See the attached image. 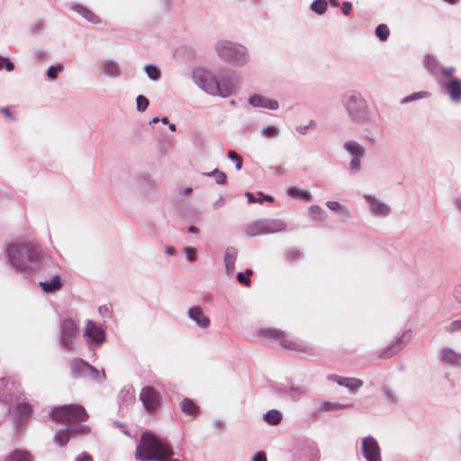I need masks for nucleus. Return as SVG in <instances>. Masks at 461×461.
Masks as SVG:
<instances>
[{
	"mask_svg": "<svg viewBox=\"0 0 461 461\" xmlns=\"http://www.w3.org/2000/svg\"><path fill=\"white\" fill-rule=\"evenodd\" d=\"M50 417L57 422L65 423V427L57 431L54 435V441L57 445L64 447L69 440L72 434H88L90 428L81 424L88 415L81 405L66 404L53 408L50 412Z\"/></svg>",
	"mask_w": 461,
	"mask_h": 461,
	"instance_id": "f257e3e1",
	"label": "nucleus"
},
{
	"mask_svg": "<svg viewBox=\"0 0 461 461\" xmlns=\"http://www.w3.org/2000/svg\"><path fill=\"white\" fill-rule=\"evenodd\" d=\"M192 79L201 90L212 96L226 98L237 89L233 77L226 73L216 76L210 70L197 68L193 71Z\"/></svg>",
	"mask_w": 461,
	"mask_h": 461,
	"instance_id": "f03ea898",
	"label": "nucleus"
},
{
	"mask_svg": "<svg viewBox=\"0 0 461 461\" xmlns=\"http://www.w3.org/2000/svg\"><path fill=\"white\" fill-rule=\"evenodd\" d=\"M41 256L40 247L24 242L10 244L5 249L8 263L16 272L22 274L36 271Z\"/></svg>",
	"mask_w": 461,
	"mask_h": 461,
	"instance_id": "7ed1b4c3",
	"label": "nucleus"
},
{
	"mask_svg": "<svg viewBox=\"0 0 461 461\" xmlns=\"http://www.w3.org/2000/svg\"><path fill=\"white\" fill-rule=\"evenodd\" d=\"M173 450L159 441L153 434L143 432L136 448L135 457L140 461H180L172 459Z\"/></svg>",
	"mask_w": 461,
	"mask_h": 461,
	"instance_id": "20e7f679",
	"label": "nucleus"
},
{
	"mask_svg": "<svg viewBox=\"0 0 461 461\" xmlns=\"http://www.w3.org/2000/svg\"><path fill=\"white\" fill-rule=\"evenodd\" d=\"M348 118L355 123H366L370 119V109L363 95L355 89L346 91L340 99Z\"/></svg>",
	"mask_w": 461,
	"mask_h": 461,
	"instance_id": "39448f33",
	"label": "nucleus"
},
{
	"mask_svg": "<svg viewBox=\"0 0 461 461\" xmlns=\"http://www.w3.org/2000/svg\"><path fill=\"white\" fill-rule=\"evenodd\" d=\"M214 50L220 59L233 67H243L249 59L248 49L238 42L220 41L215 43Z\"/></svg>",
	"mask_w": 461,
	"mask_h": 461,
	"instance_id": "423d86ee",
	"label": "nucleus"
},
{
	"mask_svg": "<svg viewBox=\"0 0 461 461\" xmlns=\"http://www.w3.org/2000/svg\"><path fill=\"white\" fill-rule=\"evenodd\" d=\"M456 67L440 68L438 84L442 93L455 104H461V78L455 76Z\"/></svg>",
	"mask_w": 461,
	"mask_h": 461,
	"instance_id": "0eeeda50",
	"label": "nucleus"
},
{
	"mask_svg": "<svg viewBox=\"0 0 461 461\" xmlns=\"http://www.w3.org/2000/svg\"><path fill=\"white\" fill-rule=\"evenodd\" d=\"M286 230V223L281 219H259L248 223L245 234L248 237L274 234Z\"/></svg>",
	"mask_w": 461,
	"mask_h": 461,
	"instance_id": "6e6552de",
	"label": "nucleus"
},
{
	"mask_svg": "<svg viewBox=\"0 0 461 461\" xmlns=\"http://www.w3.org/2000/svg\"><path fill=\"white\" fill-rule=\"evenodd\" d=\"M69 368L73 378H89L97 383H103L105 380L104 369L99 371L82 358H73Z\"/></svg>",
	"mask_w": 461,
	"mask_h": 461,
	"instance_id": "1a4fd4ad",
	"label": "nucleus"
},
{
	"mask_svg": "<svg viewBox=\"0 0 461 461\" xmlns=\"http://www.w3.org/2000/svg\"><path fill=\"white\" fill-rule=\"evenodd\" d=\"M258 333L278 341L286 349L298 352H307L309 350V347L303 341L289 338L283 330L266 328L261 329Z\"/></svg>",
	"mask_w": 461,
	"mask_h": 461,
	"instance_id": "9d476101",
	"label": "nucleus"
},
{
	"mask_svg": "<svg viewBox=\"0 0 461 461\" xmlns=\"http://www.w3.org/2000/svg\"><path fill=\"white\" fill-rule=\"evenodd\" d=\"M78 339V327L71 319H66L61 321L59 341L61 347L68 351H73L76 348Z\"/></svg>",
	"mask_w": 461,
	"mask_h": 461,
	"instance_id": "9b49d317",
	"label": "nucleus"
},
{
	"mask_svg": "<svg viewBox=\"0 0 461 461\" xmlns=\"http://www.w3.org/2000/svg\"><path fill=\"white\" fill-rule=\"evenodd\" d=\"M160 393L152 386H144L140 393V399L145 410L155 412L160 406Z\"/></svg>",
	"mask_w": 461,
	"mask_h": 461,
	"instance_id": "f8f14e48",
	"label": "nucleus"
},
{
	"mask_svg": "<svg viewBox=\"0 0 461 461\" xmlns=\"http://www.w3.org/2000/svg\"><path fill=\"white\" fill-rule=\"evenodd\" d=\"M361 452L366 461H382L380 446L372 436L362 438Z\"/></svg>",
	"mask_w": 461,
	"mask_h": 461,
	"instance_id": "ddd939ff",
	"label": "nucleus"
},
{
	"mask_svg": "<svg viewBox=\"0 0 461 461\" xmlns=\"http://www.w3.org/2000/svg\"><path fill=\"white\" fill-rule=\"evenodd\" d=\"M411 331L405 330L402 333L401 336L396 338V339L390 344L386 348L382 350L379 354V357L381 358H389L397 352H399L411 339Z\"/></svg>",
	"mask_w": 461,
	"mask_h": 461,
	"instance_id": "4468645a",
	"label": "nucleus"
},
{
	"mask_svg": "<svg viewBox=\"0 0 461 461\" xmlns=\"http://www.w3.org/2000/svg\"><path fill=\"white\" fill-rule=\"evenodd\" d=\"M365 200L369 206V212L376 216L386 217L391 213V207L373 194H365Z\"/></svg>",
	"mask_w": 461,
	"mask_h": 461,
	"instance_id": "2eb2a0df",
	"label": "nucleus"
},
{
	"mask_svg": "<svg viewBox=\"0 0 461 461\" xmlns=\"http://www.w3.org/2000/svg\"><path fill=\"white\" fill-rule=\"evenodd\" d=\"M188 318L200 329L206 330L211 325V320L207 317L200 306H192L187 310Z\"/></svg>",
	"mask_w": 461,
	"mask_h": 461,
	"instance_id": "dca6fc26",
	"label": "nucleus"
},
{
	"mask_svg": "<svg viewBox=\"0 0 461 461\" xmlns=\"http://www.w3.org/2000/svg\"><path fill=\"white\" fill-rule=\"evenodd\" d=\"M249 104L253 107L264 108L267 110H277L279 104L276 100L270 99L261 95H252L249 97Z\"/></svg>",
	"mask_w": 461,
	"mask_h": 461,
	"instance_id": "f3484780",
	"label": "nucleus"
},
{
	"mask_svg": "<svg viewBox=\"0 0 461 461\" xmlns=\"http://www.w3.org/2000/svg\"><path fill=\"white\" fill-rule=\"evenodd\" d=\"M439 358L445 364L461 368V353L451 348H442L439 351Z\"/></svg>",
	"mask_w": 461,
	"mask_h": 461,
	"instance_id": "a211bd4d",
	"label": "nucleus"
},
{
	"mask_svg": "<svg viewBox=\"0 0 461 461\" xmlns=\"http://www.w3.org/2000/svg\"><path fill=\"white\" fill-rule=\"evenodd\" d=\"M84 335L90 338L97 345L102 344L105 340L104 330L90 320L86 322Z\"/></svg>",
	"mask_w": 461,
	"mask_h": 461,
	"instance_id": "6ab92c4d",
	"label": "nucleus"
},
{
	"mask_svg": "<svg viewBox=\"0 0 461 461\" xmlns=\"http://www.w3.org/2000/svg\"><path fill=\"white\" fill-rule=\"evenodd\" d=\"M343 149L350 156L351 158H364L366 153L365 147L353 140L345 141L343 143Z\"/></svg>",
	"mask_w": 461,
	"mask_h": 461,
	"instance_id": "aec40b11",
	"label": "nucleus"
},
{
	"mask_svg": "<svg viewBox=\"0 0 461 461\" xmlns=\"http://www.w3.org/2000/svg\"><path fill=\"white\" fill-rule=\"evenodd\" d=\"M102 72L109 78H116L122 75L119 63L113 59H104L103 61Z\"/></svg>",
	"mask_w": 461,
	"mask_h": 461,
	"instance_id": "412c9836",
	"label": "nucleus"
},
{
	"mask_svg": "<svg viewBox=\"0 0 461 461\" xmlns=\"http://www.w3.org/2000/svg\"><path fill=\"white\" fill-rule=\"evenodd\" d=\"M238 256V250L234 247H228L224 252V267L226 274L232 276L235 269V262Z\"/></svg>",
	"mask_w": 461,
	"mask_h": 461,
	"instance_id": "4be33fe9",
	"label": "nucleus"
},
{
	"mask_svg": "<svg viewBox=\"0 0 461 461\" xmlns=\"http://www.w3.org/2000/svg\"><path fill=\"white\" fill-rule=\"evenodd\" d=\"M351 407L352 405L349 403L343 404L337 402L326 401L320 403L319 406L317 407V410L319 412H331L349 409Z\"/></svg>",
	"mask_w": 461,
	"mask_h": 461,
	"instance_id": "5701e85b",
	"label": "nucleus"
},
{
	"mask_svg": "<svg viewBox=\"0 0 461 461\" xmlns=\"http://www.w3.org/2000/svg\"><path fill=\"white\" fill-rule=\"evenodd\" d=\"M39 285L45 293H55L61 289L62 283L59 276H54L50 280L40 282Z\"/></svg>",
	"mask_w": 461,
	"mask_h": 461,
	"instance_id": "b1692460",
	"label": "nucleus"
},
{
	"mask_svg": "<svg viewBox=\"0 0 461 461\" xmlns=\"http://www.w3.org/2000/svg\"><path fill=\"white\" fill-rule=\"evenodd\" d=\"M425 67L432 75L437 77L438 80L440 68H444L445 66L439 65L438 59L434 56L427 55L425 57Z\"/></svg>",
	"mask_w": 461,
	"mask_h": 461,
	"instance_id": "393cba45",
	"label": "nucleus"
},
{
	"mask_svg": "<svg viewBox=\"0 0 461 461\" xmlns=\"http://www.w3.org/2000/svg\"><path fill=\"white\" fill-rule=\"evenodd\" d=\"M72 9L78 13L81 16H83L87 22L92 23H100V20L98 16H96L92 11L88 10L87 8L82 6V5H74Z\"/></svg>",
	"mask_w": 461,
	"mask_h": 461,
	"instance_id": "a878e982",
	"label": "nucleus"
},
{
	"mask_svg": "<svg viewBox=\"0 0 461 461\" xmlns=\"http://www.w3.org/2000/svg\"><path fill=\"white\" fill-rule=\"evenodd\" d=\"M286 193L288 195L292 197H299L302 200L304 201H311L312 200V194L310 191L305 189H299L296 186H290L287 188Z\"/></svg>",
	"mask_w": 461,
	"mask_h": 461,
	"instance_id": "bb28decb",
	"label": "nucleus"
},
{
	"mask_svg": "<svg viewBox=\"0 0 461 461\" xmlns=\"http://www.w3.org/2000/svg\"><path fill=\"white\" fill-rule=\"evenodd\" d=\"M181 411L190 416H196L198 414V407L190 399L185 398L180 403Z\"/></svg>",
	"mask_w": 461,
	"mask_h": 461,
	"instance_id": "cd10ccee",
	"label": "nucleus"
},
{
	"mask_svg": "<svg viewBox=\"0 0 461 461\" xmlns=\"http://www.w3.org/2000/svg\"><path fill=\"white\" fill-rule=\"evenodd\" d=\"M282 418V413L277 410H270L263 415V420L270 425L279 424Z\"/></svg>",
	"mask_w": 461,
	"mask_h": 461,
	"instance_id": "c85d7f7f",
	"label": "nucleus"
},
{
	"mask_svg": "<svg viewBox=\"0 0 461 461\" xmlns=\"http://www.w3.org/2000/svg\"><path fill=\"white\" fill-rule=\"evenodd\" d=\"M328 8V3L326 0H314L310 5L311 11L318 15H322L326 13Z\"/></svg>",
	"mask_w": 461,
	"mask_h": 461,
	"instance_id": "c756f323",
	"label": "nucleus"
},
{
	"mask_svg": "<svg viewBox=\"0 0 461 461\" xmlns=\"http://www.w3.org/2000/svg\"><path fill=\"white\" fill-rule=\"evenodd\" d=\"M204 176L213 177L215 180V183L218 185H224L226 183V174L218 168H214L211 172H204L202 173Z\"/></svg>",
	"mask_w": 461,
	"mask_h": 461,
	"instance_id": "7c9ffc66",
	"label": "nucleus"
},
{
	"mask_svg": "<svg viewBox=\"0 0 461 461\" xmlns=\"http://www.w3.org/2000/svg\"><path fill=\"white\" fill-rule=\"evenodd\" d=\"M4 461H31V456L28 452L14 450Z\"/></svg>",
	"mask_w": 461,
	"mask_h": 461,
	"instance_id": "2f4dec72",
	"label": "nucleus"
},
{
	"mask_svg": "<svg viewBox=\"0 0 461 461\" xmlns=\"http://www.w3.org/2000/svg\"><path fill=\"white\" fill-rule=\"evenodd\" d=\"M363 381L356 377H348L345 387L351 393H356L363 386Z\"/></svg>",
	"mask_w": 461,
	"mask_h": 461,
	"instance_id": "473e14b6",
	"label": "nucleus"
},
{
	"mask_svg": "<svg viewBox=\"0 0 461 461\" xmlns=\"http://www.w3.org/2000/svg\"><path fill=\"white\" fill-rule=\"evenodd\" d=\"M280 134V129L275 125L264 126L261 129V135L267 139L277 138Z\"/></svg>",
	"mask_w": 461,
	"mask_h": 461,
	"instance_id": "72a5a7b5",
	"label": "nucleus"
},
{
	"mask_svg": "<svg viewBox=\"0 0 461 461\" xmlns=\"http://www.w3.org/2000/svg\"><path fill=\"white\" fill-rule=\"evenodd\" d=\"M144 71L147 74L148 77L153 81H157L161 77L160 69L152 64L146 65L144 67Z\"/></svg>",
	"mask_w": 461,
	"mask_h": 461,
	"instance_id": "f704fd0d",
	"label": "nucleus"
},
{
	"mask_svg": "<svg viewBox=\"0 0 461 461\" xmlns=\"http://www.w3.org/2000/svg\"><path fill=\"white\" fill-rule=\"evenodd\" d=\"M310 215L316 220L326 221L327 214L323 209L316 204L311 205L308 209Z\"/></svg>",
	"mask_w": 461,
	"mask_h": 461,
	"instance_id": "c9c22d12",
	"label": "nucleus"
},
{
	"mask_svg": "<svg viewBox=\"0 0 461 461\" xmlns=\"http://www.w3.org/2000/svg\"><path fill=\"white\" fill-rule=\"evenodd\" d=\"M429 96V92H426V91L416 92V93H413V94H411L410 95H407L404 98H402L401 100V104H404L411 103V102H413V101H416V100L427 98Z\"/></svg>",
	"mask_w": 461,
	"mask_h": 461,
	"instance_id": "e433bc0d",
	"label": "nucleus"
},
{
	"mask_svg": "<svg viewBox=\"0 0 461 461\" xmlns=\"http://www.w3.org/2000/svg\"><path fill=\"white\" fill-rule=\"evenodd\" d=\"M375 34L381 41H385L389 37L390 30L386 24L381 23L375 28Z\"/></svg>",
	"mask_w": 461,
	"mask_h": 461,
	"instance_id": "4c0bfd02",
	"label": "nucleus"
},
{
	"mask_svg": "<svg viewBox=\"0 0 461 461\" xmlns=\"http://www.w3.org/2000/svg\"><path fill=\"white\" fill-rule=\"evenodd\" d=\"M64 70V65L59 63L50 66L47 70V76L50 80H55L59 73Z\"/></svg>",
	"mask_w": 461,
	"mask_h": 461,
	"instance_id": "58836bf2",
	"label": "nucleus"
},
{
	"mask_svg": "<svg viewBox=\"0 0 461 461\" xmlns=\"http://www.w3.org/2000/svg\"><path fill=\"white\" fill-rule=\"evenodd\" d=\"M15 411L19 417H21V418L26 417V416L30 415V413L32 411V406L29 403H21V404L17 405Z\"/></svg>",
	"mask_w": 461,
	"mask_h": 461,
	"instance_id": "ea45409f",
	"label": "nucleus"
},
{
	"mask_svg": "<svg viewBox=\"0 0 461 461\" xmlns=\"http://www.w3.org/2000/svg\"><path fill=\"white\" fill-rule=\"evenodd\" d=\"M228 158L235 162V167L237 170H240L242 167V158L240 155L233 149L229 150Z\"/></svg>",
	"mask_w": 461,
	"mask_h": 461,
	"instance_id": "a19ab883",
	"label": "nucleus"
},
{
	"mask_svg": "<svg viewBox=\"0 0 461 461\" xmlns=\"http://www.w3.org/2000/svg\"><path fill=\"white\" fill-rule=\"evenodd\" d=\"M362 158H355L350 159L348 169L351 172V174H357L360 171V163Z\"/></svg>",
	"mask_w": 461,
	"mask_h": 461,
	"instance_id": "79ce46f5",
	"label": "nucleus"
},
{
	"mask_svg": "<svg viewBox=\"0 0 461 461\" xmlns=\"http://www.w3.org/2000/svg\"><path fill=\"white\" fill-rule=\"evenodd\" d=\"M252 273L253 272L251 269H247L245 274L242 272H239L237 274V279L240 284L249 285L250 283L249 276L252 275Z\"/></svg>",
	"mask_w": 461,
	"mask_h": 461,
	"instance_id": "37998d69",
	"label": "nucleus"
},
{
	"mask_svg": "<svg viewBox=\"0 0 461 461\" xmlns=\"http://www.w3.org/2000/svg\"><path fill=\"white\" fill-rule=\"evenodd\" d=\"M136 103H137V110L139 112H144L148 108V105L149 104L148 98L141 95L137 96Z\"/></svg>",
	"mask_w": 461,
	"mask_h": 461,
	"instance_id": "c03bdc74",
	"label": "nucleus"
},
{
	"mask_svg": "<svg viewBox=\"0 0 461 461\" xmlns=\"http://www.w3.org/2000/svg\"><path fill=\"white\" fill-rule=\"evenodd\" d=\"M337 216L342 221H347L350 219V211L347 206L344 204L341 206V208L336 212Z\"/></svg>",
	"mask_w": 461,
	"mask_h": 461,
	"instance_id": "a18cd8bd",
	"label": "nucleus"
},
{
	"mask_svg": "<svg viewBox=\"0 0 461 461\" xmlns=\"http://www.w3.org/2000/svg\"><path fill=\"white\" fill-rule=\"evenodd\" d=\"M196 249L193 247H186L184 249V254L185 256V258L189 260L190 262H194L196 260Z\"/></svg>",
	"mask_w": 461,
	"mask_h": 461,
	"instance_id": "49530a36",
	"label": "nucleus"
},
{
	"mask_svg": "<svg viewBox=\"0 0 461 461\" xmlns=\"http://www.w3.org/2000/svg\"><path fill=\"white\" fill-rule=\"evenodd\" d=\"M2 68H5L7 71H13L14 65L8 58H0V69Z\"/></svg>",
	"mask_w": 461,
	"mask_h": 461,
	"instance_id": "de8ad7c7",
	"label": "nucleus"
},
{
	"mask_svg": "<svg viewBox=\"0 0 461 461\" xmlns=\"http://www.w3.org/2000/svg\"><path fill=\"white\" fill-rule=\"evenodd\" d=\"M287 259L291 262L299 260L302 258V252L298 249H291L286 253Z\"/></svg>",
	"mask_w": 461,
	"mask_h": 461,
	"instance_id": "09e8293b",
	"label": "nucleus"
},
{
	"mask_svg": "<svg viewBox=\"0 0 461 461\" xmlns=\"http://www.w3.org/2000/svg\"><path fill=\"white\" fill-rule=\"evenodd\" d=\"M98 312H99L100 315L104 318L112 317V310H111L110 305L104 304V305L99 306Z\"/></svg>",
	"mask_w": 461,
	"mask_h": 461,
	"instance_id": "8fccbe9b",
	"label": "nucleus"
},
{
	"mask_svg": "<svg viewBox=\"0 0 461 461\" xmlns=\"http://www.w3.org/2000/svg\"><path fill=\"white\" fill-rule=\"evenodd\" d=\"M459 330H461V320L452 321L447 328V331L449 333H454Z\"/></svg>",
	"mask_w": 461,
	"mask_h": 461,
	"instance_id": "3c124183",
	"label": "nucleus"
},
{
	"mask_svg": "<svg viewBox=\"0 0 461 461\" xmlns=\"http://www.w3.org/2000/svg\"><path fill=\"white\" fill-rule=\"evenodd\" d=\"M343 204L338 201H327L326 206L335 213L341 208Z\"/></svg>",
	"mask_w": 461,
	"mask_h": 461,
	"instance_id": "603ef678",
	"label": "nucleus"
},
{
	"mask_svg": "<svg viewBox=\"0 0 461 461\" xmlns=\"http://www.w3.org/2000/svg\"><path fill=\"white\" fill-rule=\"evenodd\" d=\"M328 379L335 381L339 385L344 386L348 377L338 376L336 375H328Z\"/></svg>",
	"mask_w": 461,
	"mask_h": 461,
	"instance_id": "864d4df0",
	"label": "nucleus"
},
{
	"mask_svg": "<svg viewBox=\"0 0 461 461\" xmlns=\"http://www.w3.org/2000/svg\"><path fill=\"white\" fill-rule=\"evenodd\" d=\"M453 296L455 301L461 305V284L455 286Z\"/></svg>",
	"mask_w": 461,
	"mask_h": 461,
	"instance_id": "5fc2aeb1",
	"label": "nucleus"
},
{
	"mask_svg": "<svg viewBox=\"0 0 461 461\" xmlns=\"http://www.w3.org/2000/svg\"><path fill=\"white\" fill-rule=\"evenodd\" d=\"M250 461H267V455L263 451H258L253 455Z\"/></svg>",
	"mask_w": 461,
	"mask_h": 461,
	"instance_id": "6e6d98bb",
	"label": "nucleus"
},
{
	"mask_svg": "<svg viewBox=\"0 0 461 461\" xmlns=\"http://www.w3.org/2000/svg\"><path fill=\"white\" fill-rule=\"evenodd\" d=\"M352 10V4L348 1H344L342 3V13L344 15L348 16L350 14Z\"/></svg>",
	"mask_w": 461,
	"mask_h": 461,
	"instance_id": "4d7b16f0",
	"label": "nucleus"
},
{
	"mask_svg": "<svg viewBox=\"0 0 461 461\" xmlns=\"http://www.w3.org/2000/svg\"><path fill=\"white\" fill-rule=\"evenodd\" d=\"M225 205V198L220 195L217 200L212 203V208L218 210Z\"/></svg>",
	"mask_w": 461,
	"mask_h": 461,
	"instance_id": "13d9d810",
	"label": "nucleus"
},
{
	"mask_svg": "<svg viewBox=\"0 0 461 461\" xmlns=\"http://www.w3.org/2000/svg\"><path fill=\"white\" fill-rule=\"evenodd\" d=\"M383 392L384 393V395L386 396V398L389 400V401H393L394 398H395V394H394V392L389 388L388 386H384L383 387Z\"/></svg>",
	"mask_w": 461,
	"mask_h": 461,
	"instance_id": "bf43d9fd",
	"label": "nucleus"
},
{
	"mask_svg": "<svg viewBox=\"0 0 461 461\" xmlns=\"http://www.w3.org/2000/svg\"><path fill=\"white\" fill-rule=\"evenodd\" d=\"M312 457L309 461H319L321 457L320 450L317 447L311 448Z\"/></svg>",
	"mask_w": 461,
	"mask_h": 461,
	"instance_id": "052dcab7",
	"label": "nucleus"
},
{
	"mask_svg": "<svg viewBox=\"0 0 461 461\" xmlns=\"http://www.w3.org/2000/svg\"><path fill=\"white\" fill-rule=\"evenodd\" d=\"M75 461H93V458L87 453H82L76 457Z\"/></svg>",
	"mask_w": 461,
	"mask_h": 461,
	"instance_id": "680f3d73",
	"label": "nucleus"
},
{
	"mask_svg": "<svg viewBox=\"0 0 461 461\" xmlns=\"http://www.w3.org/2000/svg\"><path fill=\"white\" fill-rule=\"evenodd\" d=\"M264 201L273 202L274 198L270 195H266V194L259 193V197L258 198L257 203H263Z\"/></svg>",
	"mask_w": 461,
	"mask_h": 461,
	"instance_id": "e2e57ef3",
	"label": "nucleus"
},
{
	"mask_svg": "<svg viewBox=\"0 0 461 461\" xmlns=\"http://www.w3.org/2000/svg\"><path fill=\"white\" fill-rule=\"evenodd\" d=\"M164 252L167 256H175L176 254V250L172 246H166L164 248Z\"/></svg>",
	"mask_w": 461,
	"mask_h": 461,
	"instance_id": "0e129e2a",
	"label": "nucleus"
},
{
	"mask_svg": "<svg viewBox=\"0 0 461 461\" xmlns=\"http://www.w3.org/2000/svg\"><path fill=\"white\" fill-rule=\"evenodd\" d=\"M0 112L3 113L4 114H5L9 119H11L12 121L14 120V115L12 114L9 107H2L0 109Z\"/></svg>",
	"mask_w": 461,
	"mask_h": 461,
	"instance_id": "69168bd1",
	"label": "nucleus"
},
{
	"mask_svg": "<svg viewBox=\"0 0 461 461\" xmlns=\"http://www.w3.org/2000/svg\"><path fill=\"white\" fill-rule=\"evenodd\" d=\"M308 129H309V126L308 125H299L296 127V131L302 134V135H304L307 133L308 131Z\"/></svg>",
	"mask_w": 461,
	"mask_h": 461,
	"instance_id": "338daca9",
	"label": "nucleus"
},
{
	"mask_svg": "<svg viewBox=\"0 0 461 461\" xmlns=\"http://www.w3.org/2000/svg\"><path fill=\"white\" fill-rule=\"evenodd\" d=\"M246 197L249 203H257L258 199L254 197L253 194L248 192L246 193Z\"/></svg>",
	"mask_w": 461,
	"mask_h": 461,
	"instance_id": "774afa93",
	"label": "nucleus"
}]
</instances>
